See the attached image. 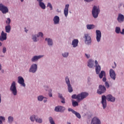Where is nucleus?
<instances>
[{
	"instance_id": "1",
	"label": "nucleus",
	"mask_w": 124,
	"mask_h": 124,
	"mask_svg": "<svg viewBox=\"0 0 124 124\" xmlns=\"http://www.w3.org/2000/svg\"><path fill=\"white\" fill-rule=\"evenodd\" d=\"M106 99L109 102L114 103L116 101V97L113 96V95L110 94H109L107 96L102 95L101 103L102 104L103 109H106V107H107V102L106 101Z\"/></svg>"
},
{
	"instance_id": "2",
	"label": "nucleus",
	"mask_w": 124,
	"mask_h": 124,
	"mask_svg": "<svg viewBox=\"0 0 124 124\" xmlns=\"http://www.w3.org/2000/svg\"><path fill=\"white\" fill-rule=\"evenodd\" d=\"M100 13V9L99 6L94 5L92 10V15L94 19H97L98 15Z\"/></svg>"
},
{
	"instance_id": "3",
	"label": "nucleus",
	"mask_w": 124,
	"mask_h": 124,
	"mask_svg": "<svg viewBox=\"0 0 124 124\" xmlns=\"http://www.w3.org/2000/svg\"><path fill=\"white\" fill-rule=\"evenodd\" d=\"M39 37L42 38L43 37V33L39 32L37 34H32L31 35V39L33 42H38L39 41Z\"/></svg>"
},
{
	"instance_id": "4",
	"label": "nucleus",
	"mask_w": 124,
	"mask_h": 124,
	"mask_svg": "<svg viewBox=\"0 0 124 124\" xmlns=\"http://www.w3.org/2000/svg\"><path fill=\"white\" fill-rule=\"evenodd\" d=\"M10 91H11L12 94H13L15 96H16V95H17V87H16V82H12L10 88Z\"/></svg>"
},
{
	"instance_id": "5",
	"label": "nucleus",
	"mask_w": 124,
	"mask_h": 124,
	"mask_svg": "<svg viewBox=\"0 0 124 124\" xmlns=\"http://www.w3.org/2000/svg\"><path fill=\"white\" fill-rule=\"evenodd\" d=\"M0 11L2 13V14H6L8 13L9 10L8 7L2 3H0Z\"/></svg>"
},
{
	"instance_id": "6",
	"label": "nucleus",
	"mask_w": 124,
	"mask_h": 124,
	"mask_svg": "<svg viewBox=\"0 0 124 124\" xmlns=\"http://www.w3.org/2000/svg\"><path fill=\"white\" fill-rule=\"evenodd\" d=\"M65 82L67 86L69 93H72L73 92V89H72V86H71V84H70V80H69V78L68 76L65 77Z\"/></svg>"
},
{
	"instance_id": "7",
	"label": "nucleus",
	"mask_w": 124,
	"mask_h": 124,
	"mask_svg": "<svg viewBox=\"0 0 124 124\" xmlns=\"http://www.w3.org/2000/svg\"><path fill=\"white\" fill-rule=\"evenodd\" d=\"M84 42L86 45H91L92 44V38L89 34L84 35Z\"/></svg>"
},
{
	"instance_id": "8",
	"label": "nucleus",
	"mask_w": 124,
	"mask_h": 124,
	"mask_svg": "<svg viewBox=\"0 0 124 124\" xmlns=\"http://www.w3.org/2000/svg\"><path fill=\"white\" fill-rule=\"evenodd\" d=\"M37 64L36 63H33L30 66L29 72H30V73H36V71H37Z\"/></svg>"
},
{
	"instance_id": "9",
	"label": "nucleus",
	"mask_w": 124,
	"mask_h": 124,
	"mask_svg": "<svg viewBox=\"0 0 124 124\" xmlns=\"http://www.w3.org/2000/svg\"><path fill=\"white\" fill-rule=\"evenodd\" d=\"M90 124H102L101 120L98 117H93L91 121Z\"/></svg>"
},
{
	"instance_id": "10",
	"label": "nucleus",
	"mask_w": 124,
	"mask_h": 124,
	"mask_svg": "<svg viewBox=\"0 0 124 124\" xmlns=\"http://www.w3.org/2000/svg\"><path fill=\"white\" fill-rule=\"evenodd\" d=\"M94 62L96 74H99V73H100V71H101V66L99 65V63H98V62L97 61V60H95Z\"/></svg>"
},
{
	"instance_id": "11",
	"label": "nucleus",
	"mask_w": 124,
	"mask_h": 124,
	"mask_svg": "<svg viewBox=\"0 0 124 124\" xmlns=\"http://www.w3.org/2000/svg\"><path fill=\"white\" fill-rule=\"evenodd\" d=\"M17 83L19 84L21 87L25 88L26 87V83H25V79L22 76H19L17 78Z\"/></svg>"
},
{
	"instance_id": "12",
	"label": "nucleus",
	"mask_w": 124,
	"mask_h": 124,
	"mask_svg": "<svg viewBox=\"0 0 124 124\" xmlns=\"http://www.w3.org/2000/svg\"><path fill=\"white\" fill-rule=\"evenodd\" d=\"M55 112H59L60 113H64L65 111V107L62 106H58L55 107Z\"/></svg>"
},
{
	"instance_id": "13",
	"label": "nucleus",
	"mask_w": 124,
	"mask_h": 124,
	"mask_svg": "<svg viewBox=\"0 0 124 124\" xmlns=\"http://www.w3.org/2000/svg\"><path fill=\"white\" fill-rule=\"evenodd\" d=\"M44 57V55H34L31 58V62H38L40 59H42Z\"/></svg>"
},
{
	"instance_id": "14",
	"label": "nucleus",
	"mask_w": 124,
	"mask_h": 124,
	"mask_svg": "<svg viewBox=\"0 0 124 124\" xmlns=\"http://www.w3.org/2000/svg\"><path fill=\"white\" fill-rule=\"evenodd\" d=\"M6 39H7V33L3 31H1V35H0V41L3 42Z\"/></svg>"
},
{
	"instance_id": "15",
	"label": "nucleus",
	"mask_w": 124,
	"mask_h": 124,
	"mask_svg": "<svg viewBox=\"0 0 124 124\" xmlns=\"http://www.w3.org/2000/svg\"><path fill=\"white\" fill-rule=\"evenodd\" d=\"M106 92V88L105 86L100 85L99 86V89L97 91V93L98 94H102Z\"/></svg>"
},
{
	"instance_id": "16",
	"label": "nucleus",
	"mask_w": 124,
	"mask_h": 124,
	"mask_svg": "<svg viewBox=\"0 0 124 124\" xmlns=\"http://www.w3.org/2000/svg\"><path fill=\"white\" fill-rule=\"evenodd\" d=\"M96 40L97 42H100V40H101V31L99 30H96Z\"/></svg>"
},
{
	"instance_id": "17",
	"label": "nucleus",
	"mask_w": 124,
	"mask_h": 124,
	"mask_svg": "<svg viewBox=\"0 0 124 124\" xmlns=\"http://www.w3.org/2000/svg\"><path fill=\"white\" fill-rule=\"evenodd\" d=\"M87 66L89 67V68H93L94 65V61L93 59H90L88 60L87 62Z\"/></svg>"
},
{
	"instance_id": "18",
	"label": "nucleus",
	"mask_w": 124,
	"mask_h": 124,
	"mask_svg": "<svg viewBox=\"0 0 124 124\" xmlns=\"http://www.w3.org/2000/svg\"><path fill=\"white\" fill-rule=\"evenodd\" d=\"M117 21L119 24H122V23H124V15L119 13L118 14V16L117 18Z\"/></svg>"
},
{
	"instance_id": "19",
	"label": "nucleus",
	"mask_w": 124,
	"mask_h": 124,
	"mask_svg": "<svg viewBox=\"0 0 124 124\" xmlns=\"http://www.w3.org/2000/svg\"><path fill=\"white\" fill-rule=\"evenodd\" d=\"M45 41H46L49 47H53V45H54V42H53V39L50 38H45Z\"/></svg>"
},
{
	"instance_id": "20",
	"label": "nucleus",
	"mask_w": 124,
	"mask_h": 124,
	"mask_svg": "<svg viewBox=\"0 0 124 124\" xmlns=\"http://www.w3.org/2000/svg\"><path fill=\"white\" fill-rule=\"evenodd\" d=\"M79 101L83 100L84 98H86L88 95H89V93L87 92H82L80 93H79Z\"/></svg>"
},
{
	"instance_id": "21",
	"label": "nucleus",
	"mask_w": 124,
	"mask_h": 124,
	"mask_svg": "<svg viewBox=\"0 0 124 124\" xmlns=\"http://www.w3.org/2000/svg\"><path fill=\"white\" fill-rule=\"evenodd\" d=\"M69 10V4H66L65 5L64 8L63 14L65 17H67L68 16V11Z\"/></svg>"
},
{
	"instance_id": "22",
	"label": "nucleus",
	"mask_w": 124,
	"mask_h": 124,
	"mask_svg": "<svg viewBox=\"0 0 124 124\" xmlns=\"http://www.w3.org/2000/svg\"><path fill=\"white\" fill-rule=\"evenodd\" d=\"M109 76L112 80H116V73H115V71H114L113 69H110L109 70Z\"/></svg>"
},
{
	"instance_id": "23",
	"label": "nucleus",
	"mask_w": 124,
	"mask_h": 124,
	"mask_svg": "<svg viewBox=\"0 0 124 124\" xmlns=\"http://www.w3.org/2000/svg\"><path fill=\"white\" fill-rule=\"evenodd\" d=\"M60 16H55L53 18V22L54 25H59L60 24Z\"/></svg>"
},
{
	"instance_id": "24",
	"label": "nucleus",
	"mask_w": 124,
	"mask_h": 124,
	"mask_svg": "<svg viewBox=\"0 0 124 124\" xmlns=\"http://www.w3.org/2000/svg\"><path fill=\"white\" fill-rule=\"evenodd\" d=\"M79 43V40L77 39H74L72 41V45L73 48H76V47H78V44Z\"/></svg>"
},
{
	"instance_id": "25",
	"label": "nucleus",
	"mask_w": 124,
	"mask_h": 124,
	"mask_svg": "<svg viewBox=\"0 0 124 124\" xmlns=\"http://www.w3.org/2000/svg\"><path fill=\"white\" fill-rule=\"evenodd\" d=\"M5 31L6 33H10V31H11V26L10 25H7L5 26Z\"/></svg>"
},
{
	"instance_id": "26",
	"label": "nucleus",
	"mask_w": 124,
	"mask_h": 124,
	"mask_svg": "<svg viewBox=\"0 0 124 124\" xmlns=\"http://www.w3.org/2000/svg\"><path fill=\"white\" fill-rule=\"evenodd\" d=\"M105 76H106V73H105V71H101L99 74V77L100 79H102L103 77H105Z\"/></svg>"
},
{
	"instance_id": "27",
	"label": "nucleus",
	"mask_w": 124,
	"mask_h": 124,
	"mask_svg": "<svg viewBox=\"0 0 124 124\" xmlns=\"http://www.w3.org/2000/svg\"><path fill=\"white\" fill-rule=\"evenodd\" d=\"M30 120L32 123H34L36 120V115L33 114L30 117Z\"/></svg>"
},
{
	"instance_id": "28",
	"label": "nucleus",
	"mask_w": 124,
	"mask_h": 124,
	"mask_svg": "<svg viewBox=\"0 0 124 124\" xmlns=\"http://www.w3.org/2000/svg\"><path fill=\"white\" fill-rule=\"evenodd\" d=\"M86 28L87 30H93L95 28V26L93 24H87Z\"/></svg>"
},
{
	"instance_id": "29",
	"label": "nucleus",
	"mask_w": 124,
	"mask_h": 124,
	"mask_svg": "<svg viewBox=\"0 0 124 124\" xmlns=\"http://www.w3.org/2000/svg\"><path fill=\"white\" fill-rule=\"evenodd\" d=\"M62 57L63 58H64L65 59L66 58H68V56H69V52L67 51H65L62 53Z\"/></svg>"
},
{
	"instance_id": "30",
	"label": "nucleus",
	"mask_w": 124,
	"mask_h": 124,
	"mask_svg": "<svg viewBox=\"0 0 124 124\" xmlns=\"http://www.w3.org/2000/svg\"><path fill=\"white\" fill-rule=\"evenodd\" d=\"M72 98H73V99H77L78 101H80V97L79 96V94L78 95L75 94L72 95Z\"/></svg>"
},
{
	"instance_id": "31",
	"label": "nucleus",
	"mask_w": 124,
	"mask_h": 124,
	"mask_svg": "<svg viewBox=\"0 0 124 124\" xmlns=\"http://www.w3.org/2000/svg\"><path fill=\"white\" fill-rule=\"evenodd\" d=\"M37 100L38 101H43V99H44L45 98H47L46 97H44L43 95H40L37 96Z\"/></svg>"
},
{
	"instance_id": "32",
	"label": "nucleus",
	"mask_w": 124,
	"mask_h": 124,
	"mask_svg": "<svg viewBox=\"0 0 124 124\" xmlns=\"http://www.w3.org/2000/svg\"><path fill=\"white\" fill-rule=\"evenodd\" d=\"M14 122V118L13 116H10L8 117V123L9 124H12Z\"/></svg>"
},
{
	"instance_id": "33",
	"label": "nucleus",
	"mask_w": 124,
	"mask_h": 124,
	"mask_svg": "<svg viewBox=\"0 0 124 124\" xmlns=\"http://www.w3.org/2000/svg\"><path fill=\"white\" fill-rule=\"evenodd\" d=\"M39 6H40V7L42 9H46V5H45V3L43 2L39 3Z\"/></svg>"
},
{
	"instance_id": "34",
	"label": "nucleus",
	"mask_w": 124,
	"mask_h": 124,
	"mask_svg": "<svg viewBox=\"0 0 124 124\" xmlns=\"http://www.w3.org/2000/svg\"><path fill=\"white\" fill-rule=\"evenodd\" d=\"M115 31L116 32V33H117V34H119V33H121V27H115Z\"/></svg>"
},
{
	"instance_id": "35",
	"label": "nucleus",
	"mask_w": 124,
	"mask_h": 124,
	"mask_svg": "<svg viewBox=\"0 0 124 124\" xmlns=\"http://www.w3.org/2000/svg\"><path fill=\"white\" fill-rule=\"evenodd\" d=\"M35 122L38 124H42L43 123V119L41 118H36Z\"/></svg>"
},
{
	"instance_id": "36",
	"label": "nucleus",
	"mask_w": 124,
	"mask_h": 124,
	"mask_svg": "<svg viewBox=\"0 0 124 124\" xmlns=\"http://www.w3.org/2000/svg\"><path fill=\"white\" fill-rule=\"evenodd\" d=\"M48 120L50 124H56V123H55V121H54V119L53 117H52V116L48 117Z\"/></svg>"
},
{
	"instance_id": "37",
	"label": "nucleus",
	"mask_w": 124,
	"mask_h": 124,
	"mask_svg": "<svg viewBox=\"0 0 124 124\" xmlns=\"http://www.w3.org/2000/svg\"><path fill=\"white\" fill-rule=\"evenodd\" d=\"M73 114H74V115H75L76 117L78 118V119H81V114H80L79 112H77V111H75Z\"/></svg>"
},
{
	"instance_id": "38",
	"label": "nucleus",
	"mask_w": 124,
	"mask_h": 124,
	"mask_svg": "<svg viewBox=\"0 0 124 124\" xmlns=\"http://www.w3.org/2000/svg\"><path fill=\"white\" fill-rule=\"evenodd\" d=\"M47 7H49V10L50 11L53 10V5L50 2H47Z\"/></svg>"
},
{
	"instance_id": "39",
	"label": "nucleus",
	"mask_w": 124,
	"mask_h": 124,
	"mask_svg": "<svg viewBox=\"0 0 124 124\" xmlns=\"http://www.w3.org/2000/svg\"><path fill=\"white\" fill-rule=\"evenodd\" d=\"M79 105V104H78V102L76 101H72V106L73 107H76V106H78Z\"/></svg>"
},
{
	"instance_id": "40",
	"label": "nucleus",
	"mask_w": 124,
	"mask_h": 124,
	"mask_svg": "<svg viewBox=\"0 0 124 124\" xmlns=\"http://www.w3.org/2000/svg\"><path fill=\"white\" fill-rule=\"evenodd\" d=\"M2 121L3 122L5 121V117L3 116H0V124H2Z\"/></svg>"
},
{
	"instance_id": "41",
	"label": "nucleus",
	"mask_w": 124,
	"mask_h": 124,
	"mask_svg": "<svg viewBox=\"0 0 124 124\" xmlns=\"http://www.w3.org/2000/svg\"><path fill=\"white\" fill-rule=\"evenodd\" d=\"M11 23V19H10V18H7V20H6V24L7 25H10Z\"/></svg>"
},
{
	"instance_id": "42",
	"label": "nucleus",
	"mask_w": 124,
	"mask_h": 124,
	"mask_svg": "<svg viewBox=\"0 0 124 124\" xmlns=\"http://www.w3.org/2000/svg\"><path fill=\"white\" fill-rule=\"evenodd\" d=\"M2 51L3 54H5V53H6V51H7V49L6 48V47L3 46Z\"/></svg>"
},
{
	"instance_id": "43",
	"label": "nucleus",
	"mask_w": 124,
	"mask_h": 124,
	"mask_svg": "<svg viewBox=\"0 0 124 124\" xmlns=\"http://www.w3.org/2000/svg\"><path fill=\"white\" fill-rule=\"evenodd\" d=\"M84 56L86 59H91V54L89 53H85Z\"/></svg>"
},
{
	"instance_id": "44",
	"label": "nucleus",
	"mask_w": 124,
	"mask_h": 124,
	"mask_svg": "<svg viewBox=\"0 0 124 124\" xmlns=\"http://www.w3.org/2000/svg\"><path fill=\"white\" fill-rule=\"evenodd\" d=\"M48 92H49V93H48L49 97H52V96H53V94H52V89H49Z\"/></svg>"
},
{
	"instance_id": "45",
	"label": "nucleus",
	"mask_w": 124,
	"mask_h": 124,
	"mask_svg": "<svg viewBox=\"0 0 124 124\" xmlns=\"http://www.w3.org/2000/svg\"><path fill=\"white\" fill-rule=\"evenodd\" d=\"M44 90H45V91H46V92L49 91V86H47V85H45L44 86Z\"/></svg>"
},
{
	"instance_id": "46",
	"label": "nucleus",
	"mask_w": 124,
	"mask_h": 124,
	"mask_svg": "<svg viewBox=\"0 0 124 124\" xmlns=\"http://www.w3.org/2000/svg\"><path fill=\"white\" fill-rule=\"evenodd\" d=\"M58 97L60 98V99H62L63 98V96H62V94L58 93Z\"/></svg>"
},
{
	"instance_id": "47",
	"label": "nucleus",
	"mask_w": 124,
	"mask_h": 124,
	"mask_svg": "<svg viewBox=\"0 0 124 124\" xmlns=\"http://www.w3.org/2000/svg\"><path fill=\"white\" fill-rule=\"evenodd\" d=\"M68 111L69 112H72V113H73V114H74V113L75 112V110H73V109L71 108H68Z\"/></svg>"
},
{
	"instance_id": "48",
	"label": "nucleus",
	"mask_w": 124,
	"mask_h": 124,
	"mask_svg": "<svg viewBox=\"0 0 124 124\" xmlns=\"http://www.w3.org/2000/svg\"><path fill=\"white\" fill-rule=\"evenodd\" d=\"M61 102L62 103H63V104H65V99L64 98H63L62 99H61Z\"/></svg>"
},
{
	"instance_id": "49",
	"label": "nucleus",
	"mask_w": 124,
	"mask_h": 124,
	"mask_svg": "<svg viewBox=\"0 0 124 124\" xmlns=\"http://www.w3.org/2000/svg\"><path fill=\"white\" fill-rule=\"evenodd\" d=\"M105 86L107 87V88H109V83H108V82H106L105 83Z\"/></svg>"
},
{
	"instance_id": "50",
	"label": "nucleus",
	"mask_w": 124,
	"mask_h": 124,
	"mask_svg": "<svg viewBox=\"0 0 124 124\" xmlns=\"http://www.w3.org/2000/svg\"><path fill=\"white\" fill-rule=\"evenodd\" d=\"M85 2H92V1H93V0H84Z\"/></svg>"
},
{
	"instance_id": "51",
	"label": "nucleus",
	"mask_w": 124,
	"mask_h": 124,
	"mask_svg": "<svg viewBox=\"0 0 124 124\" xmlns=\"http://www.w3.org/2000/svg\"><path fill=\"white\" fill-rule=\"evenodd\" d=\"M106 80H107V79H106V76H105L103 78V82H106Z\"/></svg>"
},
{
	"instance_id": "52",
	"label": "nucleus",
	"mask_w": 124,
	"mask_h": 124,
	"mask_svg": "<svg viewBox=\"0 0 124 124\" xmlns=\"http://www.w3.org/2000/svg\"><path fill=\"white\" fill-rule=\"evenodd\" d=\"M114 66H113L112 67V68H116V67H117V64L116 63V62H114Z\"/></svg>"
},
{
	"instance_id": "53",
	"label": "nucleus",
	"mask_w": 124,
	"mask_h": 124,
	"mask_svg": "<svg viewBox=\"0 0 124 124\" xmlns=\"http://www.w3.org/2000/svg\"><path fill=\"white\" fill-rule=\"evenodd\" d=\"M37 2H38V4L43 2V0H37Z\"/></svg>"
},
{
	"instance_id": "54",
	"label": "nucleus",
	"mask_w": 124,
	"mask_h": 124,
	"mask_svg": "<svg viewBox=\"0 0 124 124\" xmlns=\"http://www.w3.org/2000/svg\"><path fill=\"white\" fill-rule=\"evenodd\" d=\"M121 34L124 35V29H122V31L121 32Z\"/></svg>"
},
{
	"instance_id": "55",
	"label": "nucleus",
	"mask_w": 124,
	"mask_h": 124,
	"mask_svg": "<svg viewBox=\"0 0 124 124\" xmlns=\"http://www.w3.org/2000/svg\"><path fill=\"white\" fill-rule=\"evenodd\" d=\"M1 103V94L0 93V104Z\"/></svg>"
},
{
	"instance_id": "56",
	"label": "nucleus",
	"mask_w": 124,
	"mask_h": 124,
	"mask_svg": "<svg viewBox=\"0 0 124 124\" xmlns=\"http://www.w3.org/2000/svg\"><path fill=\"white\" fill-rule=\"evenodd\" d=\"M43 101H44V103H46V102H47V98H46V99H44Z\"/></svg>"
},
{
	"instance_id": "57",
	"label": "nucleus",
	"mask_w": 124,
	"mask_h": 124,
	"mask_svg": "<svg viewBox=\"0 0 124 124\" xmlns=\"http://www.w3.org/2000/svg\"><path fill=\"white\" fill-rule=\"evenodd\" d=\"M56 12H58V13H61V11H60V10H59V9H57L56 10Z\"/></svg>"
},
{
	"instance_id": "58",
	"label": "nucleus",
	"mask_w": 124,
	"mask_h": 124,
	"mask_svg": "<svg viewBox=\"0 0 124 124\" xmlns=\"http://www.w3.org/2000/svg\"><path fill=\"white\" fill-rule=\"evenodd\" d=\"M122 5H123V3H120L118 5V7H121V6H122Z\"/></svg>"
},
{
	"instance_id": "59",
	"label": "nucleus",
	"mask_w": 124,
	"mask_h": 124,
	"mask_svg": "<svg viewBox=\"0 0 124 124\" xmlns=\"http://www.w3.org/2000/svg\"><path fill=\"white\" fill-rule=\"evenodd\" d=\"M2 69V66H1V64L0 63V71Z\"/></svg>"
},
{
	"instance_id": "60",
	"label": "nucleus",
	"mask_w": 124,
	"mask_h": 124,
	"mask_svg": "<svg viewBox=\"0 0 124 124\" xmlns=\"http://www.w3.org/2000/svg\"><path fill=\"white\" fill-rule=\"evenodd\" d=\"M2 46V43L1 42H0V47H1Z\"/></svg>"
},
{
	"instance_id": "61",
	"label": "nucleus",
	"mask_w": 124,
	"mask_h": 124,
	"mask_svg": "<svg viewBox=\"0 0 124 124\" xmlns=\"http://www.w3.org/2000/svg\"><path fill=\"white\" fill-rule=\"evenodd\" d=\"M67 124H71V123L70 122H67Z\"/></svg>"
},
{
	"instance_id": "62",
	"label": "nucleus",
	"mask_w": 124,
	"mask_h": 124,
	"mask_svg": "<svg viewBox=\"0 0 124 124\" xmlns=\"http://www.w3.org/2000/svg\"><path fill=\"white\" fill-rule=\"evenodd\" d=\"M25 32H28V31H29L28 30H25Z\"/></svg>"
},
{
	"instance_id": "63",
	"label": "nucleus",
	"mask_w": 124,
	"mask_h": 124,
	"mask_svg": "<svg viewBox=\"0 0 124 124\" xmlns=\"http://www.w3.org/2000/svg\"><path fill=\"white\" fill-rule=\"evenodd\" d=\"M21 2H23L24 1V0H20Z\"/></svg>"
},
{
	"instance_id": "64",
	"label": "nucleus",
	"mask_w": 124,
	"mask_h": 124,
	"mask_svg": "<svg viewBox=\"0 0 124 124\" xmlns=\"http://www.w3.org/2000/svg\"><path fill=\"white\" fill-rule=\"evenodd\" d=\"M123 7L124 8V5H123Z\"/></svg>"
}]
</instances>
